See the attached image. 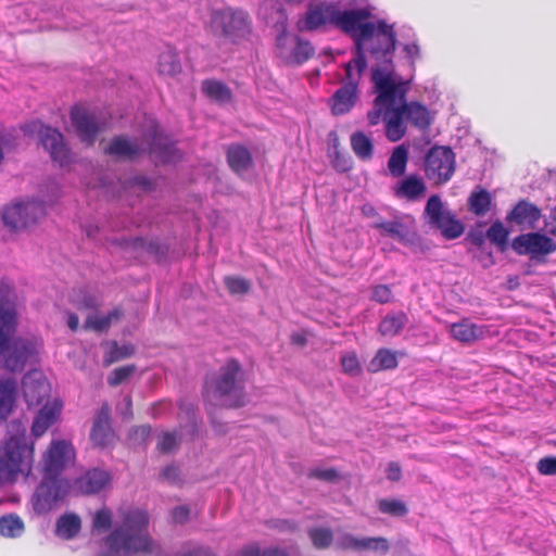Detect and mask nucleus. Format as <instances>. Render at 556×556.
<instances>
[{
    "instance_id": "6ab92c4d",
    "label": "nucleus",
    "mask_w": 556,
    "mask_h": 556,
    "mask_svg": "<svg viewBox=\"0 0 556 556\" xmlns=\"http://www.w3.org/2000/svg\"><path fill=\"white\" fill-rule=\"evenodd\" d=\"M111 481L109 471L101 468H92L79 476L74 486L77 492L84 495H92L101 492Z\"/></svg>"
},
{
    "instance_id": "9d476101",
    "label": "nucleus",
    "mask_w": 556,
    "mask_h": 556,
    "mask_svg": "<svg viewBox=\"0 0 556 556\" xmlns=\"http://www.w3.org/2000/svg\"><path fill=\"white\" fill-rule=\"evenodd\" d=\"M66 479H55L42 476L41 482L31 496V506L37 515H45L61 504L70 492Z\"/></svg>"
},
{
    "instance_id": "4d7b16f0",
    "label": "nucleus",
    "mask_w": 556,
    "mask_h": 556,
    "mask_svg": "<svg viewBox=\"0 0 556 556\" xmlns=\"http://www.w3.org/2000/svg\"><path fill=\"white\" fill-rule=\"evenodd\" d=\"M132 353V349L128 348L126 345L118 346L116 343H114L113 349L109 352V354L104 358L105 364H112L114 362H117L119 359L126 358L130 356Z\"/></svg>"
},
{
    "instance_id": "338daca9",
    "label": "nucleus",
    "mask_w": 556,
    "mask_h": 556,
    "mask_svg": "<svg viewBox=\"0 0 556 556\" xmlns=\"http://www.w3.org/2000/svg\"><path fill=\"white\" fill-rule=\"evenodd\" d=\"M131 185L140 188L144 192L152 191L154 189V182L151 178L139 175L131 179Z\"/></svg>"
},
{
    "instance_id": "5701e85b",
    "label": "nucleus",
    "mask_w": 556,
    "mask_h": 556,
    "mask_svg": "<svg viewBox=\"0 0 556 556\" xmlns=\"http://www.w3.org/2000/svg\"><path fill=\"white\" fill-rule=\"evenodd\" d=\"M118 243L136 252H147L157 258L164 257L168 252V247L162 243L159 239L146 240L141 237H129L122 238Z\"/></svg>"
},
{
    "instance_id": "c85d7f7f",
    "label": "nucleus",
    "mask_w": 556,
    "mask_h": 556,
    "mask_svg": "<svg viewBox=\"0 0 556 556\" xmlns=\"http://www.w3.org/2000/svg\"><path fill=\"white\" fill-rule=\"evenodd\" d=\"M17 395L14 378L0 379V418L5 419L12 412Z\"/></svg>"
},
{
    "instance_id": "052dcab7",
    "label": "nucleus",
    "mask_w": 556,
    "mask_h": 556,
    "mask_svg": "<svg viewBox=\"0 0 556 556\" xmlns=\"http://www.w3.org/2000/svg\"><path fill=\"white\" fill-rule=\"evenodd\" d=\"M392 291L387 285H378L372 288L371 300L384 304L392 300Z\"/></svg>"
},
{
    "instance_id": "0e129e2a",
    "label": "nucleus",
    "mask_w": 556,
    "mask_h": 556,
    "mask_svg": "<svg viewBox=\"0 0 556 556\" xmlns=\"http://www.w3.org/2000/svg\"><path fill=\"white\" fill-rule=\"evenodd\" d=\"M116 410L124 419H131L134 416L131 396L126 395L123 401L117 404Z\"/></svg>"
},
{
    "instance_id": "a18cd8bd",
    "label": "nucleus",
    "mask_w": 556,
    "mask_h": 556,
    "mask_svg": "<svg viewBox=\"0 0 556 556\" xmlns=\"http://www.w3.org/2000/svg\"><path fill=\"white\" fill-rule=\"evenodd\" d=\"M294 41L295 46L290 55V61L300 65L306 62L314 54V48L309 41L303 40L298 36L294 37Z\"/></svg>"
},
{
    "instance_id": "bf43d9fd",
    "label": "nucleus",
    "mask_w": 556,
    "mask_h": 556,
    "mask_svg": "<svg viewBox=\"0 0 556 556\" xmlns=\"http://www.w3.org/2000/svg\"><path fill=\"white\" fill-rule=\"evenodd\" d=\"M177 446V437L172 432H164L157 443V448L162 453H170Z\"/></svg>"
},
{
    "instance_id": "c9c22d12",
    "label": "nucleus",
    "mask_w": 556,
    "mask_h": 556,
    "mask_svg": "<svg viewBox=\"0 0 556 556\" xmlns=\"http://www.w3.org/2000/svg\"><path fill=\"white\" fill-rule=\"evenodd\" d=\"M491 203V193L479 186L472 190L468 198L469 211L476 216H484L490 211Z\"/></svg>"
},
{
    "instance_id": "f3484780",
    "label": "nucleus",
    "mask_w": 556,
    "mask_h": 556,
    "mask_svg": "<svg viewBox=\"0 0 556 556\" xmlns=\"http://www.w3.org/2000/svg\"><path fill=\"white\" fill-rule=\"evenodd\" d=\"M143 137L139 141L137 138L130 139L127 136H115L105 148V154H109L121 161H135L146 154Z\"/></svg>"
},
{
    "instance_id": "a19ab883",
    "label": "nucleus",
    "mask_w": 556,
    "mask_h": 556,
    "mask_svg": "<svg viewBox=\"0 0 556 556\" xmlns=\"http://www.w3.org/2000/svg\"><path fill=\"white\" fill-rule=\"evenodd\" d=\"M397 367L395 353L388 349H380L376 356L370 361L368 370L376 372L379 370L394 369Z\"/></svg>"
},
{
    "instance_id": "3c124183",
    "label": "nucleus",
    "mask_w": 556,
    "mask_h": 556,
    "mask_svg": "<svg viewBox=\"0 0 556 556\" xmlns=\"http://www.w3.org/2000/svg\"><path fill=\"white\" fill-rule=\"evenodd\" d=\"M112 527V511L108 507L99 509L92 518V528L97 531H108Z\"/></svg>"
},
{
    "instance_id": "13d9d810",
    "label": "nucleus",
    "mask_w": 556,
    "mask_h": 556,
    "mask_svg": "<svg viewBox=\"0 0 556 556\" xmlns=\"http://www.w3.org/2000/svg\"><path fill=\"white\" fill-rule=\"evenodd\" d=\"M111 326L110 318L108 316L96 317L89 316L84 325L85 329H93L98 332L105 331Z\"/></svg>"
},
{
    "instance_id": "ddd939ff",
    "label": "nucleus",
    "mask_w": 556,
    "mask_h": 556,
    "mask_svg": "<svg viewBox=\"0 0 556 556\" xmlns=\"http://www.w3.org/2000/svg\"><path fill=\"white\" fill-rule=\"evenodd\" d=\"M146 154L157 163L170 164L181 159V153L175 142L163 134L157 125H152L143 135Z\"/></svg>"
},
{
    "instance_id": "0eeeda50",
    "label": "nucleus",
    "mask_w": 556,
    "mask_h": 556,
    "mask_svg": "<svg viewBox=\"0 0 556 556\" xmlns=\"http://www.w3.org/2000/svg\"><path fill=\"white\" fill-rule=\"evenodd\" d=\"M211 27L215 36L232 43L245 38L251 30L248 13L231 8L214 11L211 16Z\"/></svg>"
},
{
    "instance_id": "774afa93",
    "label": "nucleus",
    "mask_w": 556,
    "mask_h": 556,
    "mask_svg": "<svg viewBox=\"0 0 556 556\" xmlns=\"http://www.w3.org/2000/svg\"><path fill=\"white\" fill-rule=\"evenodd\" d=\"M175 556H216L210 548L207 547H197L190 551L177 553Z\"/></svg>"
},
{
    "instance_id": "c03bdc74",
    "label": "nucleus",
    "mask_w": 556,
    "mask_h": 556,
    "mask_svg": "<svg viewBox=\"0 0 556 556\" xmlns=\"http://www.w3.org/2000/svg\"><path fill=\"white\" fill-rule=\"evenodd\" d=\"M24 530L22 519L16 515L0 517V533L8 538H17Z\"/></svg>"
},
{
    "instance_id": "412c9836",
    "label": "nucleus",
    "mask_w": 556,
    "mask_h": 556,
    "mask_svg": "<svg viewBox=\"0 0 556 556\" xmlns=\"http://www.w3.org/2000/svg\"><path fill=\"white\" fill-rule=\"evenodd\" d=\"M50 387L46 378H33L27 375L23 379V393L29 406L40 405L49 396Z\"/></svg>"
},
{
    "instance_id": "8fccbe9b",
    "label": "nucleus",
    "mask_w": 556,
    "mask_h": 556,
    "mask_svg": "<svg viewBox=\"0 0 556 556\" xmlns=\"http://www.w3.org/2000/svg\"><path fill=\"white\" fill-rule=\"evenodd\" d=\"M136 366L132 364L115 368L108 377L109 386H119L121 383L125 382L128 378H130L136 371Z\"/></svg>"
},
{
    "instance_id": "393cba45",
    "label": "nucleus",
    "mask_w": 556,
    "mask_h": 556,
    "mask_svg": "<svg viewBox=\"0 0 556 556\" xmlns=\"http://www.w3.org/2000/svg\"><path fill=\"white\" fill-rule=\"evenodd\" d=\"M357 91L351 87L341 86L329 99L331 113L336 116L349 113L357 101Z\"/></svg>"
},
{
    "instance_id": "f03ea898",
    "label": "nucleus",
    "mask_w": 556,
    "mask_h": 556,
    "mask_svg": "<svg viewBox=\"0 0 556 556\" xmlns=\"http://www.w3.org/2000/svg\"><path fill=\"white\" fill-rule=\"evenodd\" d=\"M203 397L213 407L240 408L248 404L244 372L237 359H228L206 376Z\"/></svg>"
},
{
    "instance_id": "79ce46f5",
    "label": "nucleus",
    "mask_w": 556,
    "mask_h": 556,
    "mask_svg": "<svg viewBox=\"0 0 556 556\" xmlns=\"http://www.w3.org/2000/svg\"><path fill=\"white\" fill-rule=\"evenodd\" d=\"M509 230L504 227L503 223L495 220L486 230V238L497 247L500 252H505L508 248Z\"/></svg>"
},
{
    "instance_id": "de8ad7c7",
    "label": "nucleus",
    "mask_w": 556,
    "mask_h": 556,
    "mask_svg": "<svg viewBox=\"0 0 556 556\" xmlns=\"http://www.w3.org/2000/svg\"><path fill=\"white\" fill-rule=\"evenodd\" d=\"M390 549L389 542L386 538H358L357 551H376L387 554Z\"/></svg>"
},
{
    "instance_id": "680f3d73",
    "label": "nucleus",
    "mask_w": 556,
    "mask_h": 556,
    "mask_svg": "<svg viewBox=\"0 0 556 556\" xmlns=\"http://www.w3.org/2000/svg\"><path fill=\"white\" fill-rule=\"evenodd\" d=\"M538 471L544 476H555L556 475V457L555 456H546L541 458L536 465Z\"/></svg>"
},
{
    "instance_id": "f257e3e1",
    "label": "nucleus",
    "mask_w": 556,
    "mask_h": 556,
    "mask_svg": "<svg viewBox=\"0 0 556 556\" xmlns=\"http://www.w3.org/2000/svg\"><path fill=\"white\" fill-rule=\"evenodd\" d=\"M352 38L355 43L354 58L344 66L345 79L342 86L357 91L361 77L367 67L365 52L367 51L376 61H381L382 68H390L386 60L392 59L397 39L393 25L387 24L386 21H379L377 25L366 23L362 27V33L355 34Z\"/></svg>"
},
{
    "instance_id": "7c9ffc66",
    "label": "nucleus",
    "mask_w": 556,
    "mask_h": 556,
    "mask_svg": "<svg viewBox=\"0 0 556 556\" xmlns=\"http://www.w3.org/2000/svg\"><path fill=\"white\" fill-rule=\"evenodd\" d=\"M426 190L427 187L424 180L415 175H410L399 182L395 189V195L397 198L415 201L425 194Z\"/></svg>"
},
{
    "instance_id": "e2e57ef3",
    "label": "nucleus",
    "mask_w": 556,
    "mask_h": 556,
    "mask_svg": "<svg viewBox=\"0 0 556 556\" xmlns=\"http://www.w3.org/2000/svg\"><path fill=\"white\" fill-rule=\"evenodd\" d=\"M358 538L350 533H344L337 540V546L341 549L357 551Z\"/></svg>"
},
{
    "instance_id": "37998d69",
    "label": "nucleus",
    "mask_w": 556,
    "mask_h": 556,
    "mask_svg": "<svg viewBox=\"0 0 556 556\" xmlns=\"http://www.w3.org/2000/svg\"><path fill=\"white\" fill-rule=\"evenodd\" d=\"M378 509L384 515L392 517H404L408 514L405 502L397 498H381L378 501Z\"/></svg>"
},
{
    "instance_id": "473e14b6",
    "label": "nucleus",
    "mask_w": 556,
    "mask_h": 556,
    "mask_svg": "<svg viewBox=\"0 0 556 556\" xmlns=\"http://www.w3.org/2000/svg\"><path fill=\"white\" fill-rule=\"evenodd\" d=\"M451 336L463 343H471L482 337V327L464 319L451 326Z\"/></svg>"
},
{
    "instance_id": "f704fd0d",
    "label": "nucleus",
    "mask_w": 556,
    "mask_h": 556,
    "mask_svg": "<svg viewBox=\"0 0 556 556\" xmlns=\"http://www.w3.org/2000/svg\"><path fill=\"white\" fill-rule=\"evenodd\" d=\"M354 154L362 161H370L374 156V142L364 131H355L350 138Z\"/></svg>"
},
{
    "instance_id": "b1692460",
    "label": "nucleus",
    "mask_w": 556,
    "mask_h": 556,
    "mask_svg": "<svg viewBox=\"0 0 556 556\" xmlns=\"http://www.w3.org/2000/svg\"><path fill=\"white\" fill-rule=\"evenodd\" d=\"M178 408L180 435L193 440L198 434L197 408L186 400L178 401Z\"/></svg>"
},
{
    "instance_id": "58836bf2",
    "label": "nucleus",
    "mask_w": 556,
    "mask_h": 556,
    "mask_svg": "<svg viewBox=\"0 0 556 556\" xmlns=\"http://www.w3.org/2000/svg\"><path fill=\"white\" fill-rule=\"evenodd\" d=\"M202 91L206 94L211 100L218 103H227L230 102L232 93L228 86L224 83L206 79L202 83Z\"/></svg>"
},
{
    "instance_id": "1a4fd4ad",
    "label": "nucleus",
    "mask_w": 556,
    "mask_h": 556,
    "mask_svg": "<svg viewBox=\"0 0 556 556\" xmlns=\"http://www.w3.org/2000/svg\"><path fill=\"white\" fill-rule=\"evenodd\" d=\"M23 130L26 135L37 134L39 142L49 153L53 162L59 163L60 166H65L71 163V151L64 141L62 132L56 128L36 121L26 124Z\"/></svg>"
},
{
    "instance_id": "6e6d98bb",
    "label": "nucleus",
    "mask_w": 556,
    "mask_h": 556,
    "mask_svg": "<svg viewBox=\"0 0 556 556\" xmlns=\"http://www.w3.org/2000/svg\"><path fill=\"white\" fill-rule=\"evenodd\" d=\"M332 166L340 173H346L352 168V159L350 155L336 150L332 153Z\"/></svg>"
},
{
    "instance_id": "7ed1b4c3",
    "label": "nucleus",
    "mask_w": 556,
    "mask_h": 556,
    "mask_svg": "<svg viewBox=\"0 0 556 556\" xmlns=\"http://www.w3.org/2000/svg\"><path fill=\"white\" fill-rule=\"evenodd\" d=\"M14 433L0 446V488L13 484L20 475H30L34 459L33 442L21 422H12Z\"/></svg>"
},
{
    "instance_id": "a878e982",
    "label": "nucleus",
    "mask_w": 556,
    "mask_h": 556,
    "mask_svg": "<svg viewBox=\"0 0 556 556\" xmlns=\"http://www.w3.org/2000/svg\"><path fill=\"white\" fill-rule=\"evenodd\" d=\"M396 104L400 106L405 118L414 126L425 129L430 125L431 119L429 111L425 105L418 102L406 103V99L404 101H397Z\"/></svg>"
},
{
    "instance_id": "39448f33",
    "label": "nucleus",
    "mask_w": 556,
    "mask_h": 556,
    "mask_svg": "<svg viewBox=\"0 0 556 556\" xmlns=\"http://www.w3.org/2000/svg\"><path fill=\"white\" fill-rule=\"evenodd\" d=\"M390 68H371V81L377 97L374 100V109L367 113L369 125H378L384 113L390 114L397 101H404L409 91L410 80H403L394 71L393 60H386Z\"/></svg>"
},
{
    "instance_id": "4c0bfd02",
    "label": "nucleus",
    "mask_w": 556,
    "mask_h": 556,
    "mask_svg": "<svg viewBox=\"0 0 556 556\" xmlns=\"http://www.w3.org/2000/svg\"><path fill=\"white\" fill-rule=\"evenodd\" d=\"M159 73L161 75L176 76L181 72V64L175 49L167 47L159 55Z\"/></svg>"
},
{
    "instance_id": "49530a36",
    "label": "nucleus",
    "mask_w": 556,
    "mask_h": 556,
    "mask_svg": "<svg viewBox=\"0 0 556 556\" xmlns=\"http://www.w3.org/2000/svg\"><path fill=\"white\" fill-rule=\"evenodd\" d=\"M308 536L314 545L318 549L328 548L333 541V533L331 529L324 527L311 528L307 531Z\"/></svg>"
},
{
    "instance_id": "09e8293b",
    "label": "nucleus",
    "mask_w": 556,
    "mask_h": 556,
    "mask_svg": "<svg viewBox=\"0 0 556 556\" xmlns=\"http://www.w3.org/2000/svg\"><path fill=\"white\" fill-rule=\"evenodd\" d=\"M224 283L231 294H245L251 288L249 280L238 276H226Z\"/></svg>"
},
{
    "instance_id": "69168bd1",
    "label": "nucleus",
    "mask_w": 556,
    "mask_h": 556,
    "mask_svg": "<svg viewBox=\"0 0 556 556\" xmlns=\"http://www.w3.org/2000/svg\"><path fill=\"white\" fill-rule=\"evenodd\" d=\"M189 515H190V509L187 505L176 506L172 510V517L176 523L182 525V523L187 522L189 519Z\"/></svg>"
},
{
    "instance_id": "a211bd4d",
    "label": "nucleus",
    "mask_w": 556,
    "mask_h": 556,
    "mask_svg": "<svg viewBox=\"0 0 556 556\" xmlns=\"http://www.w3.org/2000/svg\"><path fill=\"white\" fill-rule=\"evenodd\" d=\"M541 217L542 211L538 205L521 199L507 212L505 220L523 229H534Z\"/></svg>"
},
{
    "instance_id": "423d86ee",
    "label": "nucleus",
    "mask_w": 556,
    "mask_h": 556,
    "mask_svg": "<svg viewBox=\"0 0 556 556\" xmlns=\"http://www.w3.org/2000/svg\"><path fill=\"white\" fill-rule=\"evenodd\" d=\"M16 326L0 328V367L11 371H23L27 361L35 354L31 341L23 338L11 340Z\"/></svg>"
},
{
    "instance_id": "72a5a7b5",
    "label": "nucleus",
    "mask_w": 556,
    "mask_h": 556,
    "mask_svg": "<svg viewBox=\"0 0 556 556\" xmlns=\"http://www.w3.org/2000/svg\"><path fill=\"white\" fill-rule=\"evenodd\" d=\"M371 227L377 230H381L387 236L396 239L400 242L406 241L409 235L408 227L397 217L392 220L379 219L375 222Z\"/></svg>"
},
{
    "instance_id": "cd10ccee",
    "label": "nucleus",
    "mask_w": 556,
    "mask_h": 556,
    "mask_svg": "<svg viewBox=\"0 0 556 556\" xmlns=\"http://www.w3.org/2000/svg\"><path fill=\"white\" fill-rule=\"evenodd\" d=\"M61 412V406L58 403L52 405H43L36 415L31 432L35 437L42 435L58 419Z\"/></svg>"
},
{
    "instance_id": "5fc2aeb1",
    "label": "nucleus",
    "mask_w": 556,
    "mask_h": 556,
    "mask_svg": "<svg viewBox=\"0 0 556 556\" xmlns=\"http://www.w3.org/2000/svg\"><path fill=\"white\" fill-rule=\"evenodd\" d=\"M343 371L349 375H358L361 372L359 362L355 353H349L341 357Z\"/></svg>"
},
{
    "instance_id": "2f4dec72",
    "label": "nucleus",
    "mask_w": 556,
    "mask_h": 556,
    "mask_svg": "<svg viewBox=\"0 0 556 556\" xmlns=\"http://www.w3.org/2000/svg\"><path fill=\"white\" fill-rule=\"evenodd\" d=\"M81 529V520L78 515L74 513H67L60 516L55 525V535L64 539H74Z\"/></svg>"
},
{
    "instance_id": "dca6fc26",
    "label": "nucleus",
    "mask_w": 556,
    "mask_h": 556,
    "mask_svg": "<svg viewBox=\"0 0 556 556\" xmlns=\"http://www.w3.org/2000/svg\"><path fill=\"white\" fill-rule=\"evenodd\" d=\"M71 119L80 140L89 146L93 144L104 127V122H100L93 112L84 108H73Z\"/></svg>"
},
{
    "instance_id": "aec40b11",
    "label": "nucleus",
    "mask_w": 556,
    "mask_h": 556,
    "mask_svg": "<svg viewBox=\"0 0 556 556\" xmlns=\"http://www.w3.org/2000/svg\"><path fill=\"white\" fill-rule=\"evenodd\" d=\"M111 409L105 403L102 405L97 416L94 417L93 425L90 432V440L97 446H108L114 438V432L110 424Z\"/></svg>"
},
{
    "instance_id": "4be33fe9",
    "label": "nucleus",
    "mask_w": 556,
    "mask_h": 556,
    "mask_svg": "<svg viewBox=\"0 0 556 556\" xmlns=\"http://www.w3.org/2000/svg\"><path fill=\"white\" fill-rule=\"evenodd\" d=\"M16 326L15 294L5 282L0 283V328Z\"/></svg>"
},
{
    "instance_id": "2eb2a0df",
    "label": "nucleus",
    "mask_w": 556,
    "mask_h": 556,
    "mask_svg": "<svg viewBox=\"0 0 556 556\" xmlns=\"http://www.w3.org/2000/svg\"><path fill=\"white\" fill-rule=\"evenodd\" d=\"M73 456L74 450L71 443L64 440L52 441L42 457V476L62 479L61 473Z\"/></svg>"
},
{
    "instance_id": "c756f323",
    "label": "nucleus",
    "mask_w": 556,
    "mask_h": 556,
    "mask_svg": "<svg viewBox=\"0 0 556 556\" xmlns=\"http://www.w3.org/2000/svg\"><path fill=\"white\" fill-rule=\"evenodd\" d=\"M404 117L405 116L397 104L394 105V109H391L390 114H383V119L386 122V136L391 142H396L404 137L406 130L403 123Z\"/></svg>"
},
{
    "instance_id": "9b49d317",
    "label": "nucleus",
    "mask_w": 556,
    "mask_h": 556,
    "mask_svg": "<svg viewBox=\"0 0 556 556\" xmlns=\"http://www.w3.org/2000/svg\"><path fill=\"white\" fill-rule=\"evenodd\" d=\"M425 214L429 218L428 223L430 227L440 230L445 239H456L460 237L465 230L462 222L458 220L451 211L444 207L438 194H432L428 199Z\"/></svg>"
},
{
    "instance_id": "ea45409f",
    "label": "nucleus",
    "mask_w": 556,
    "mask_h": 556,
    "mask_svg": "<svg viewBox=\"0 0 556 556\" xmlns=\"http://www.w3.org/2000/svg\"><path fill=\"white\" fill-rule=\"evenodd\" d=\"M408 161V150L405 146L401 144L393 149L391 156L388 160V169L392 177H401L406 170Z\"/></svg>"
},
{
    "instance_id": "864d4df0",
    "label": "nucleus",
    "mask_w": 556,
    "mask_h": 556,
    "mask_svg": "<svg viewBox=\"0 0 556 556\" xmlns=\"http://www.w3.org/2000/svg\"><path fill=\"white\" fill-rule=\"evenodd\" d=\"M307 477L311 479L334 482L339 479V473L334 468H314L308 471Z\"/></svg>"
},
{
    "instance_id": "603ef678",
    "label": "nucleus",
    "mask_w": 556,
    "mask_h": 556,
    "mask_svg": "<svg viewBox=\"0 0 556 556\" xmlns=\"http://www.w3.org/2000/svg\"><path fill=\"white\" fill-rule=\"evenodd\" d=\"M74 302L78 309H97L99 306L98 298L86 291H79L75 295Z\"/></svg>"
},
{
    "instance_id": "4468645a",
    "label": "nucleus",
    "mask_w": 556,
    "mask_h": 556,
    "mask_svg": "<svg viewBox=\"0 0 556 556\" xmlns=\"http://www.w3.org/2000/svg\"><path fill=\"white\" fill-rule=\"evenodd\" d=\"M456 168L455 153L448 147H433L425 157V172L437 184L447 182Z\"/></svg>"
},
{
    "instance_id": "20e7f679",
    "label": "nucleus",
    "mask_w": 556,
    "mask_h": 556,
    "mask_svg": "<svg viewBox=\"0 0 556 556\" xmlns=\"http://www.w3.org/2000/svg\"><path fill=\"white\" fill-rule=\"evenodd\" d=\"M369 16L370 12L367 9L340 11L333 2H321L308 8L305 17L299 23V28L313 31L327 25H333L354 37L355 34L362 33V27L367 23L365 21Z\"/></svg>"
},
{
    "instance_id": "6e6552de",
    "label": "nucleus",
    "mask_w": 556,
    "mask_h": 556,
    "mask_svg": "<svg viewBox=\"0 0 556 556\" xmlns=\"http://www.w3.org/2000/svg\"><path fill=\"white\" fill-rule=\"evenodd\" d=\"M513 251L528 256L534 264H545L549 255L556 252V241L541 231L520 233L510 242Z\"/></svg>"
},
{
    "instance_id": "e433bc0d",
    "label": "nucleus",
    "mask_w": 556,
    "mask_h": 556,
    "mask_svg": "<svg viewBox=\"0 0 556 556\" xmlns=\"http://www.w3.org/2000/svg\"><path fill=\"white\" fill-rule=\"evenodd\" d=\"M408 323V316L403 312L388 314L379 325L382 336H397Z\"/></svg>"
},
{
    "instance_id": "f8f14e48",
    "label": "nucleus",
    "mask_w": 556,
    "mask_h": 556,
    "mask_svg": "<svg viewBox=\"0 0 556 556\" xmlns=\"http://www.w3.org/2000/svg\"><path fill=\"white\" fill-rule=\"evenodd\" d=\"M46 215V207L41 201L31 200L14 203L4 208L2 220L5 227L13 231L23 230L38 223Z\"/></svg>"
},
{
    "instance_id": "bb28decb",
    "label": "nucleus",
    "mask_w": 556,
    "mask_h": 556,
    "mask_svg": "<svg viewBox=\"0 0 556 556\" xmlns=\"http://www.w3.org/2000/svg\"><path fill=\"white\" fill-rule=\"evenodd\" d=\"M226 156L229 167L237 174L248 170L253 163L250 150L242 144H230Z\"/></svg>"
}]
</instances>
